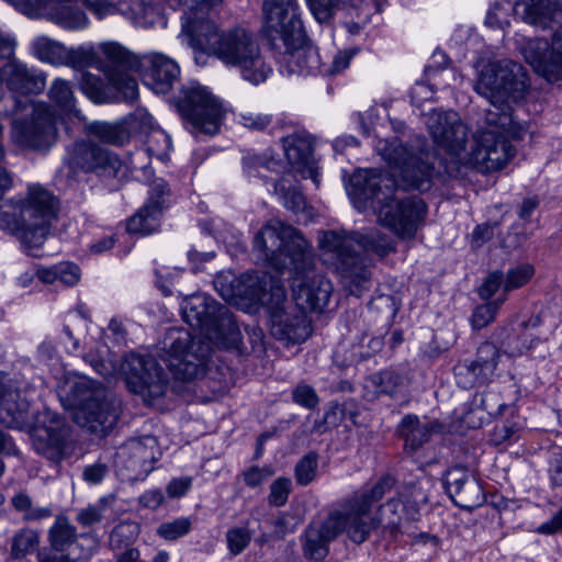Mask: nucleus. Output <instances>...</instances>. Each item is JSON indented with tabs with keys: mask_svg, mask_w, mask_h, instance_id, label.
I'll use <instances>...</instances> for the list:
<instances>
[{
	"mask_svg": "<svg viewBox=\"0 0 562 562\" xmlns=\"http://www.w3.org/2000/svg\"><path fill=\"white\" fill-rule=\"evenodd\" d=\"M67 60L64 65L70 66L72 68H85L92 66L97 60V54L92 48L88 47H78V48H67Z\"/></svg>",
	"mask_w": 562,
	"mask_h": 562,
	"instance_id": "54",
	"label": "nucleus"
},
{
	"mask_svg": "<svg viewBox=\"0 0 562 562\" xmlns=\"http://www.w3.org/2000/svg\"><path fill=\"white\" fill-rule=\"evenodd\" d=\"M159 357L176 379L191 381L204 375L211 348L195 340L184 328H169L159 347Z\"/></svg>",
	"mask_w": 562,
	"mask_h": 562,
	"instance_id": "9",
	"label": "nucleus"
},
{
	"mask_svg": "<svg viewBox=\"0 0 562 562\" xmlns=\"http://www.w3.org/2000/svg\"><path fill=\"white\" fill-rule=\"evenodd\" d=\"M79 85L82 93L94 103L125 102L109 82L105 85L101 78L90 72L81 75Z\"/></svg>",
	"mask_w": 562,
	"mask_h": 562,
	"instance_id": "32",
	"label": "nucleus"
},
{
	"mask_svg": "<svg viewBox=\"0 0 562 562\" xmlns=\"http://www.w3.org/2000/svg\"><path fill=\"white\" fill-rule=\"evenodd\" d=\"M56 214V198L40 184H32L23 199L0 202V229L16 236L27 254L35 256L34 250L44 245Z\"/></svg>",
	"mask_w": 562,
	"mask_h": 562,
	"instance_id": "5",
	"label": "nucleus"
},
{
	"mask_svg": "<svg viewBox=\"0 0 562 562\" xmlns=\"http://www.w3.org/2000/svg\"><path fill=\"white\" fill-rule=\"evenodd\" d=\"M47 540L53 550L66 552L72 550L75 554H83L87 551L77 541L76 527L64 515L57 516L49 527Z\"/></svg>",
	"mask_w": 562,
	"mask_h": 562,
	"instance_id": "29",
	"label": "nucleus"
},
{
	"mask_svg": "<svg viewBox=\"0 0 562 562\" xmlns=\"http://www.w3.org/2000/svg\"><path fill=\"white\" fill-rule=\"evenodd\" d=\"M157 440L151 436L131 439L116 453V464L124 467L131 479L148 475L157 460Z\"/></svg>",
	"mask_w": 562,
	"mask_h": 562,
	"instance_id": "19",
	"label": "nucleus"
},
{
	"mask_svg": "<svg viewBox=\"0 0 562 562\" xmlns=\"http://www.w3.org/2000/svg\"><path fill=\"white\" fill-rule=\"evenodd\" d=\"M284 155L292 168L304 178H311L317 184L318 172L313 158L311 137L304 133H293L282 138Z\"/></svg>",
	"mask_w": 562,
	"mask_h": 562,
	"instance_id": "26",
	"label": "nucleus"
},
{
	"mask_svg": "<svg viewBox=\"0 0 562 562\" xmlns=\"http://www.w3.org/2000/svg\"><path fill=\"white\" fill-rule=\"evenodd\" d=\"M501 357L497 347L491 342L482 344L476 353V360L471 364H462L456 368L459 383L464 387L490 382L495 375L498 359Z\"/></svg>",
	"mask_w": 562,
	"mask_h": 562,
	"instance_id": "24",
	"label": "nucleus"
},
{
	"mask_svg": "<svg viewBox=\"0 0 562 562\" xmlns=\"http://www.w3.org/2000/svg\"><path fill=\"white\" fill-rule=\"evenodd\" d=\"M330 540L319 529L317 522H311L302 536L304 557L311 561H322L328 554Z\"/></svg>",
	"mask_w": 562,
	"mask_h": 562,
	"instance_id": "37",
	"label": "nucleus"
},
{
	"mask_svg": "<svg viewBox=\"0 0 562 562\" xmlns=\"http://www.w3.org/2000/svg\"><path fill=\"white\" fill-rule=\"evenodd\" d=\"M121 371L130 391L145 402L161 397L166 392L167 376L151 356L128 353L122 361Z\"/></svg>",
	"mask_w": 562,
	"mask_h": 562,
	"instance_id": "14",
	"label": "nucleus"
},
{
	"mask_svg": "<svg viewBox=\"0 0 562 562\" xmlns=\"http://www.w3.org/2000/svg\"><path fill=\"white\" fill-rule=\"evenodd\" d=\"M184 321L199 329L206 339L216 345H232L239 340V330L233 315L225 305L206 294H193L181 305Z\"/></svg>",
	"mask_w": 562,
	"mask_h": 562,
	"instance_id": "10",
	"label": "nucleus"
},
{
	"mask_svg": "<svg viewBox=\"0 0 562 562\" xmlns=\"http://www.w3.org/2000/svg\"><path fill=\"white\" fill-rule=\"evenodd\" d=\"M192 22L187 20L184 32L194 49L214 56L255 86L265 82L272 74V66L252 32L240 26L220 31L211 20H201L198 26Z\"/></svg>",
	"mask_w": 562,
	"mask_h": 562,
	"instance_id": "3",
	"label": "nucleus"
},
{
	"mask_svg": "<svg viewBox=\"0 0 562 562\" xmlns=\"http://www.w3.org/2000/svg\"><path fill=\"white\" fill-rule=\"evenodd\" d=\"M23 110L30 120L14 119L10 136L12 142L22 148L47 149L56 140V116L47 104L27 102Z\"/></svg>",
	"mask_w": 562,
	"mask_h": 562,
	"instance_id": "13",
	"label": "nucleus"
},
{
	"mask_svg": "<svg viewBox=\"0 0 562 562\" xmlns=\"http://www.w3.org/2000/svg\"><path fill=\"white\" fill-rule=\"evenodd\" d=\"M214 286L218 294L226 301L234 299L236 295H241L248 299L250 302L249 293L256 288L267 289V276L259 279L257 276H244L238 281L237 290L232 284L227 283V277L224 273H220L214 279Z\"/></svg>",
	"mask_w": 562,
	"mask_h": 562,
	"instance_id": "34",
	"label": "nucleus"
},
{
	"mask_svg": "<svg viewBox=\"0 0 562 562\" xmlns=\"http://www.w3.org/2000/svg\"><path fill=\"white\" fill-rule=\"evenodd\" d=\"M70 1L71 0H52L49 2L48 7L55 2L58 3V5L53 8V11L50 12L53 22L67 30L86 27L88 25V18L86 13L82 10L70 5Z\"/></svg>",
	"mask_w": 562,
	"mask_h": 562,
	"instance_id": "36",
	"label": "nucleus"
},
{
	"mask_svg": "<svg viewBox=\"0 0 562 562\" xmlns=\"http://www.w3.org/2000/svg\"><path fill=\"white\" fill-rule=\"evenodd\" d=\"M306 4L314 18L323 23L329 21L335 9L339 4V0H305Z\"/></svg>",
	"mask_w": 562,
	"mask_h": 562,
	"instance_id": "57",
	"label": "nucleus"
},
{
	"mask_svg": "<svg viewBox=\"0 0 562 562\" xmlns=\"http://www.w3.org/2000/svg\"><path fill=\"white\" fill-rule=\"evenodd\" d=\"M535 274V269L530 263H521L513 269H509L504 274V292H509L524 286L530 281Z\"/></svg>",
	"mask_w": 562,
	"mask_h": 562,
	"instance_id": "48",
	"label": "nucleus"
},
{
	"mask_svg": "<svg viewBox=\"0 0 562 562\" xmlns=\"http://www.w3.org/2000/svg\"><path fill=\"white\" fill-rule=\"evenodd\" d=\"M409 148L397 137L379 139L376 153L387 162L390 171L368 179L363 187L353 183V205L363 200L376 212L379 222L403 238H413L423 224L427 207L418 196L395 200V189L425 191L430 188L432 166L425 153L426 140L415 138Z\"/></svg>",
	"mask_w": 562,
	"mask_h": 562,
	"instance_id": "2",
	"label": "nucleus"
},
{
	"mask_svg": "<svg viewBox=\"0 0 562 562\" xmlns=\"http://www.w3.org/2000/svg\"><path fill=\"white\" fill-rule=\"evenodd\" d=\"M292 490V482L288 477H278L270 485L268 502L272 506H283L289 498Z\"/></svg>",
	"mask_w": 562,
	"mask_h": 562,
	"instance_id": "55",
	"label": "nucleus"
},
{
	"mask_svg": "<svg viewBox=\"0 0 562 562\" xmlns=\"http://www.w3.org/2000/svg\"><path fill=\"white\" fill-rule=\"evenodd\" d=\"M35 452L55 465L72 453L71 439L66 427L54 420V425L36 427L32 435Z\"/></svg>",
	"mask_w": 562,
	"mask_h": 562,
	"instance_id": "21",
	"label": "nucleus"
},
{
	"mask_svg": "<svg viewBox=\"0 0 562 562\" xmlns=\"http://www.w3.org/2000/svg\"><path fill=\"white\" fill-rule=\"evenodd\" d=\"M34 55L42 61L52 65H64L67 60V47L47 36H38L33 41Z\"/></svg>",
	"mask_w": 562,
	"mask_h": 562,
	"instance_id": "39",
	"label": "nucleus"
},
{
	"mask_svg": "<svg viewBox=\"0 0 562 562\" xmlns=\"http://www.w3.org/2000/svg\"><path fill=\"white\" fill-rule=\"evenodd\" d=\"M262 13L265 34L277 48L306 37L297 0H265Z\"/></svg>",
	"mask_w": 562,
	"mask_h": 562,
	"instance_id": "12",
	"label": "nucleus"
},
{
	"mask_svg": "<svg viewBox=\"0 0 562 562\" xmlns=\"http://www.w3.org/2000/svg\"><path fill=\"white\" fill-rule=\"evenodd\" d=\"M273 191L279 196L282 204L293 213H299L305 209L303 194L284 178L273 183Z\"/></svg>",
	"mask_w": 562,
	"mask_h": 562,
	"instance_id": "42",
	"label": "nucleus"
},
{
	"mask_svg": "<svg viewBox=\"0 0 562 562\" xmlns=\"http://www.w3.org/2000/svg\"><path fill=\"white\" fill-rule=\"evenodd\" d=\"M520 53L535 72L549 82L562 80V25L558 27L550 42L543 38H529Z\"/></svg>",
	"mask_w": 562,
	"mask_h": 562,
	"instance_id": "17",
	"label": "nucleus"
},
{
	"mask_svg": "<svg viewBox=\"0 0 562 562\" xmlns=\"http://www.w3.org/2000/svg\"><path fill=\"white\" fill-rule=\"evenodd\" d=\"M66 165L74 171L92 172L103 178H114L122 168L120 157L92 140H76L64 157Z\"/></svg>",
	"mask_w": 562,
	"mask_h": 562,
	"instance_id": "16",
	"label": "nucleus"
},
{
	"mask_svg": "<svg viewBox=\"0 0 562 562\" xmlns=\"http://www.w3.org/2000/svg\"><path fill=\"white\" fill-rule=\"evenodd\" d=\"M476 67L474 90L490 101V108L485 112L487 127L477 131L471 149H467L469 128L456 111L434 110L425 124L435 144L456 162L492 172L515 156L509 138H521L525 133L514 121L509 103L524 95L528 83L524 68L512 60L477 63Z\"/></svg>",
	"mask_w": 562,
	"mask_h": 562,
	"instance_id": "1",
	"label": "nucleus"
},
{
	"mask_svg": "<svg viewBox=\"0 0 562 562\" xmlns=\"http://www.w3.org/2000/svg\"><path fill=\"white\" fill-rule=\"evenodd\" d=\"M505 278L502 271L490 273L479 289V294L483 300L491 299L497 290L504 289Z\"/></svg>",
	"mask_w": 562,
	"mask_h": 562,
	"instance_id": "61",
	"label": "nucleus"
},
{
	"mask_svg": "<svg viewBox=\"0 0 562 562\" xmlns=\"http://www.w3.org/2000/svg\"><path fill=\"white\" fill-rule=\"evenodd\" d=\"M244 170L249 177L267 178V171H276L279 162L261 155H246L243 158Z\"/></svg>",
	"mask_w": 562,
	"mask_h": 562,
	"instance_id": "46",
	"label": "nucleus"
},
{
	"mask_svg": "<svg viewBox=\"0 0 562 562\" xmlns=\"http://www.w3.org/2000/svg\"><path fill=\"white\" fill-rule=\"evenodd\" d=\"M93 554V549L89 548L83 554H75L72 550L38 552L37 562H88Z\"/></svg>",
	"mask_w": 562,
	"mask_h": 562,
	"instance_id": "53",
	"label": "nucleus"
},
{
	"mask_svg": "<svg viewBox=\"0 0 562 562\" xmlns=\"http://www.w3.org/2000/svg\"><path fill=\"white\" fill-rule=\"evenodd\" d=\"M86 132L100 142L113 146H123L130 138L131 133L124 122H92L86 125Z\"/></svg>",
	"mask_w": 562,
	"mask_h": 562,
	"instance_id": "33",
	"label": "nucleus"
},
{
	"mask_svg": "<svg viewBox=\"0 0 562 562\" xmlns=\"http://www.w3.org/2000/svg\"><path fill=\"white\" fill-rule=\"evenodd\" d=\"M83 4L99 19L113 14L119 11V8L111 0H82ZM133 7L130 11L120 9L126 14L136 25L146 26L153 20H146L148 14H153L154 10L144 8L139 0H132Z\"/></svg>",
	"mask_w": 562,
	"mask_h": 562,
	"instance_id": "30",
	"label": "nucleus"
},
{
	"mask_svg": "<svg viewBox=\"0 0 562 562\" xmlns=\"http://www.w3.org/2000/svg\"><path fill=\"white\" fill-rule=\"evenodd\" d=\"M167 194V183L162 179L154 181L147 203L128 220L126 225L127 232L142 235L155 232L160 223Z\"/></svg>",
	"mask_w": 562,
	"mask_h": 562,
	"instance_id": "23",
	"label": "nucleus"
},
{
	"mask_svg": "<svg viewBox=\"0 0 562 562\" xmlns=\"http://www.w3.org/2000/svg\"><path fill=\"white\" fill-rule=\"evenodd\" d=\"M138 69L144 85L155 93L169 92L180 75V68L173 59L155 52L140 57Z\"/></svg>",
	"mask_w": 562,
	"mask_h": 562,
	"instance_id": "20",
	"label": "nucleus"
},
{
	"mask_svg": "<svg viewBox=\"0 0 562 562\" xmlns=\"http://www.w3.org/2000/svg\"><path fill=\"white\" fill-rule=\"evenodd\" d=\"M254 249L267 267L278 273H283L291 266L296 270H306L313 263L311 244L300 231L280 221L268 222L255 235Z\"/></svg>",
	"mask_w": 562,
	"mask_h": 562,
	"instance_id": "7",
	"label": "nucleus"
},
{
	"mask_svg": "<svg viewBox=\"0 0 562 562\" xmlns=\"http://www.w3.org/2000/svg\"><path fill=\"white\" fill-rule=\"evenodd\" d=\"M49 100L70 120L85 122L86 116L76 108V98L70 83L61 78H56L48 90Z\"/></svg>",
	"mask_w": 562,
	"mask_h": 562,
	"instance_id": "31",
	"label": "nucleus"
},
{
	"mask_svg": "<svg viewBox=\"0 0 562 562\" xmlns=\"http://www.w3.org/2000/svg\"><path fill=\"white\" fill-rule=\"evenodd\" d=\"M192 477L181 476L172 479L167 485L168 496L171 498L181 497L191 488Z\"/></svg>",
	"mask_w": 562,
	"mask_h": 562,
	"instance_id": "64",
	"label": "nucleus"
},
{
	"mask_svg": "<svg viewBox=\"0 0 562 562\" xmlns=\"http://www.w3.org/2000/svg\"><path fill=\"white\" fill-rule=\"evenodd\" d=\"M313 260L310 269L296 270L291 266L293 273V296L296 306L303 311H319L326 306L331 293V283L323 276L315 273Z\"/></svg>",
	"mask_w": 562,
	"mask_h": 562,
	"instance_id": "18",
	"label": "nucleus"
},
{
	"mask_svg": "<svg viewBox=\"0 0 562 562\" xmlns=\"http://www.w3.org/2000/svg\"><path fill=\"white\" fill-rule=\"evenodd\" d=\"M515 11L527 23L542 27L549 26L561 14L557 0H519Z\"/></svg>",
	"mask_w": 562,
	"mask_h": 562,
	"instance_id": "28",
	"label": "nucleus"
},
{
	"mask_svg": "<svg viewBox=\"0 0 562 562\" xmlns=\"http://www.w3.org/2000/svg\"><path fill=\"white\" fill-rule=\"evenodd\" d=\"M278 57L279 71L283 76H307L319 69V56L316 49L306 45V37L302 43L283 44Z\"/></svg>",
	"mask_w": 562,
	"mask_h": 562,
	"instance_id": "25",
	"label": "nucleus"
},
{
	"mask_svg": "<svg viewBox=\"0 0 562 562\" xmlns=\"http://www.w3.org/2000/svg\"><path fill=\"white\" fill-rule=\"evenodd\" d=\"M318 247L325 265L344 278L351 274V243L346 231L318 232Z\"/></svg>",
	"mask_w": 562,
	"mask_h": 562,
	"instance_id": "22",
	"label": "nucleus"
},
{
	"mask_svg": "<svg viewBox=\"0 0 562 562\" xmlns=\"http://www.w3.org/2000/svg\"><path fill=\"white\" fill-rule=\"evenodd\" d=\"M109 510V498L101 497L94 504H90L78 510L76 521L81 527H89L101 522Z\"/></svg>",
	"mask_w": 562,
	"mask_h": 562,
	"instance_id": "45",
	"label": "nucleus"
},
{
	"mask_svg": "<svg viewBox=\"0 0 562 562\" xmlns=\"http://www.w3.org/2000/svg\"><path fill=\"white\" fill-rule=\"evenodd\" d=\"M453 502L464 509H473L481 505L484 502V494L480 483L474 477L468 480L459 488V494L453 497Z\"/></svg>",
	"mask_w": 562,
	"mask_h": 562,
	"instance_id": "43",
	"label": "nucleus"
},
{
	"mask_svg": "<svg viewBox=\"0 0 562 562\" xmlns=\"http://www.w3.org/2000/svg\"><path fill=\"white\" fill-rule=\"evenodd\" d=\"M109 472V468L105 463L94 462L85 467L82 472L83 480L89 484H99L105 477Z\"/></svg>",
	"mask_w": 562,
	"mask_h": 562,
	"instance_id": "63",
	"label": "nucleus"
},
{
	"mask_svg": "<svg viewBox=\"0 0 562 562\" xmlns=\"http://www.w3.org/2000/svg\"><path fill=\"white\" fill-rule=\"evenodd\" d=\"M38 544L40 533L31 528H22L11 539L10 554L13 559H22L33 553Z\"/></svg>",
	"mask_w": 562,
	"mask_h": 562,
	"instance_id": "41",
	"label": "nucleus"
},
{
	"mask_svg": "<svg viewBox=\"0 0 562 562\" xmlns=\"http://www.w3.org/2000/svg\"><path fill=\"white\" fill-rule=\"evenodd\" d=\"M295 480L299 485L310 484L317 474V454L310 452L304 456L294 468Z\"/></svg>",
	"mask_w": 562,
	"mask_h": 562,
	"instance_id": "52",
	"label": "nucleus"
},
{
	"mask_svg": "<svg viewBox=\"0 0 562 562\" xmlns=\"http://www.w3.org/2000/svg\"><path fill=\"white\" fill-rule=\"evenodd\" d=\"M57 393L78 426L98 435L115 426L119 414L114 403L100 384L87 376L65 373L58 382Z\"/></svg>",
	"mask_w": 562,
	"mask_h": 562,
	"instance_id": "6",
	"label": "nucleus"
},
{
	"mask_svg": "<svg viewBox=\"0 0 562 562\" xmlns=\"http://www.w3.org/2000/svg\"><path fill=\"white\" fill-rule=\"evenodd\" d=\"M238 122L255 132L265 131L272 122V115L256 111H244L238 115Z\"/></svg>",
	"mask_w": 562,
	"mask_h": 562,
	"instance_id": "56",
	"label": "nucleus"
},
{
	"mask_svg": "<svg viewBox=\"0 0 562 562\" xmlns=\"http://www.w3.org/2000/svg\"><path fill=\"white\" fill-rule=\"evenodd\" d=\"M402 376L393 370H384L369 375L364 383V396L373 400L381 394H393L402 384Z\"/></svg>",
	"mask_w": 562,
	"mask_h": 562,
	"instance_id": "35",
	"label": "nucleus"
},
{
	"mask_svg": "<svg viewBox=\"0 0 562 562\" xmlns=\"http://www.w3.org/2000/svg\"><path fill=\"white\" fill-rule=\"evenodd\" d=\"M99 48L108 63L104 74L109 85L121 93L125 102L132 103L137 100V81L128 70L138 69L140 57L114 42L103 43Z\"/></svg>",
	"mask_w": 562,
	"mask_h": 562,
	"instance_id": "15",
	"label": "nucleus"
},
{
	"mask_svg": "<svg viewBox=\"0 0 562 562\" xmlns=\"http://www.w3.org/2000/svg\"><path fill=\"white\" fill-rule=\"evenodd\" d=\"M221 2L222 0H188V10L181 18V34L187 37V33L184 32V24L187 23V20H192L193 25L198 26L201 20H207V12L217 7Z\"/></svg>",
	"mask_w": 562,
	"mask_h": 562,
	"instance_id": "44",
	"label": "nucleus"
},
{
	"mask_svg": "<svg viewBox=\"0 0 562 562\" xmlns=\"http://www.w3.org/2000/svg\"><path fill=\"white\" fill-rule=\"evenodd\" d=\"M472 479L473 476L462 468L450 469L445 476V485L450 497L453 499V497L459 494V488H461L468 480Z\"/></svg>",
	"mask_w": 562,
	"mask_h": 562,
	"instance_id": "58",
	"label": "nucleus"
},
{
	"mask_svg": "<svg viewBox=\"0 0 562 562\" xmlns=\"http://www.w3.org/2000/svg\"><path fill=\"white\" fill-rule=\"evenodd\" d=\"M7 85L10 90L22 94L40 93L45 88L43 72L30 69L23 63L11 59L4 67Z\"/></svg>",
	"mask_w": 562,
	"mask_h": 562,
	"instance_id": "27",
	"label": "nucleus"
},
{
	"mask_svg": "<svg viewBox=\"0 0 562 562\" xmlns=\"http://www.w3.org/2000/svg\"><path fill=\"white\" fill-rule=\"evenodd\" d=\"M251 303L267 306L271 317V334L286 344H301L312 334L311 319L301 307H283L285 290L279 278H269V289L256 288L249 293Z\"/></svg>",
	"mask_w": 562,
	"mask_h": 562,
	"instance_id": "8",
	"label": "nucleus"
},
{
	"mask_svg": "<svg viewBox=\"0 0 562 562\" xmlns=\"http://www.w3.org/2000/svg\"><path fill=\"white\" fill-rule=\"evenodd\" d=\"M395 483L396 480L392 475L384 474L371 486H367L353 502V542L366 541L369 533L379 526L396 532L403 520L417 519L419 504L427 503L428 499L416 490L412 492L413 501L401 493L381 505L373 514V506L394 488Z\"/></svg>",
	"mask_w": 562,
	"mask_h": 562,
	"instance_id": "4",
	"label": "nucleus"
},
{
	"mask_svg": "<svg viewBox=\"0 0 562 562\" xmlns=\"http://www.w3.org/2000/svg\"><path fill=\"white\" fill-rule=\"evenodd\" d=\"M505 300L506 295H503L495 301L477 306L472 314L473 328L481 329L493 322L499 306L505 302Z\"/></svg>",
	"mask_w": 562,
	"mask_h": 562,
	"instance_id": "50",
	"label": "nucleus"
},
{
	"mask_svg": "<svg viewBox=\"0 0 562 562\" xmlns=\"http://www.w3.org/2000/svg\"><path fill=\"white\" fill-rule=\"evenodd\" d=\"M351 518V507L346 505L329 512L327 518L317 522L322 533L330 541L336 539L349 526Z\"/></svg>",
	"mask_w": 562,
	"mask_h": 562,
	"instance_id": "40",
	"label": "nucleus"
},
{
	"mask_svg": "<svg viewBox=\"0 0 562 562\" xmlns=\"http://www.w3.org/2000/svg\"><path fill=\"white\" fill-rule=\"evenodd\" d=\"M432 431V423H420L416 416L408 415L401 423V434L405 439V445L413 450L427 442Z\"/></svg>",
	"mask_w": 562,
	"mask_h": 562,
	"instance_id": "38",
	"label": "nucleus"
},
{
	"mask_svg": "<svg viewBox=\"0 0 562 562\" xmlns=\"http://www.w3.org/2000/svg\"><path fill=\"white\" fill-rule=\"evenodd\" d=\"M227 549L233 555L240 554L250 543L252 532L248 527H233L225 535Z\"/></svg>",
	"mask_w": 562,
	"mask_h": 562,
	"instance_id": "49",
	"label": "nucleus"
},
{
	"mask_svg": "<svg viewBox=\"0 0 562 562\" xmlns=\"http://www.w3.org/2000/svg\"><path fill=\"white\" fill-rule=\"evenodd\" d=\"M178 108L192 127V133L214 135L218 132L223 106L212 92L198 82H190L181 89Z\"/></svg>",
	"mask_w": 562,
	"mask_h": 562,
	"instance_id": "11",
	"label": "nucleus"
},
{
	"mask_svg": "<svg viewBox=\"0 0 562 562\" xmlns=\"http://www.w3.org/2000/svg\"><path fill=\"white\" fill-rule=\"evenodd\" d=\"M192 529V520L189 517H179L171 521L162 522L157 528V535L167 540L175 541L186 535Z\"/></svg>",
	"mask_w": 562,
	"mask_h": 562,
	"instance_id": "47",
	"label": "nucleus"
},
{
	"mask_svg": "<svg viewBox=\"0 0 562 562\" xmlns=\"http://www.w3.org/2000/svg\"><path fill=\"white\" fill-rule=\"evenodd\" d=\"M241 475L245 484L251 488H255L271 477L273 475V471L270 467L252 465L245 470Z\"/></svg>",
	"mask_w": 562,
	"mask_h": 562,
	"instance_id": "59",
	"label": "nucleus"
},
{
	"mask_svg": "<svg viewBox=\"0 0 562 562\" xmlns=\"http://www.w3.org/2000/svg\"><path fill=\"white\" fill-rule=\"evenodd\" d=\"M293 401L308 409H312L318 405V396L315 390L307 384L297 385L292 392Z\"/></svg>",
	"mask_w": 562,
	"mask_h": 562,
	"instance_id": "60",
	"label": "nucleus"
},
{
	"mask_svg": "<svg viewBox=\"0 0 562 562\" xmlns=\"http://www.w3.org/2000/svg\"><path fill=\"white\" fill-rule=\"evenodd\" d=\"M29 404L22 402L16 407H13L9 402H4V407L1 413V423L9 428H21L27 422Z\"/></svg>",
	"mask_w": 562,
	"mask_h": 562,
	"instance_id": "51",
	"label": "nucleus"
},
{
	"mask_svg": "<svg viewBox=\"0 0 562 562\" xmlns=\"http://www.w3.org/2000/svg\"><path fill=\"white\" fill-rule=\"evenodd\" d=\"M57 281L65 285H75L80 279V269L72 262H59L56 265Z\"/></svg>",
	"mask_w": 562,
	"mask_h": 562,
	"instance_id": "62",
	"label": "nucleus"
}]
</instances>
